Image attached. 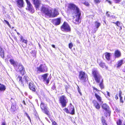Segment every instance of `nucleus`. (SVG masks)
<instances>
[{
    "label": "nucleus",
    "instance_id": "f257e3e1",
    "mask_svg": "<svg viewBox=\"0 0 125 125\" xmlns=\"http://www.w3.org/2000/svg\"><path fill=\"white\" fill-rule=\"evenodd\" d=\"M41 11L42 13L45 16H48L50 18L51 13V10H49L48 8L44 6H42L41 7Z\"/></svg>",
    "mask_w": 125,
    "mask_h": 125
},
{
    "label": "nucleus",
    "instance_id": "f03ea898",
    "mask_svg": "<svg viewBox=\"0 0 125 125\" xmlns=\"http://www.w3.org/2000/svg\"><path fill=\"white\" fill-rule=\"evenodd\" d=\"M61 30L63 31L70 32L71 28L68 24L66 22H64L60 27Z\"/></svg>",
    "mask_w": 125,
    "mask_h": 125
},
{
    "label": "nucleus",
    "instance_id": "7ed1b4c3",
    "mask_svg": "<svg viewBox=\"0 0 125 125\" xmlns=\"http://www.w3.org/2000/svg\"><path fill=\"white\" fill-rule=\"evenodd\" d=\"M72 10H75L76 11V13L79 12L80 11L79 9L78 8L77 6L72 3H70L68 4L67 10L68 11H70Z\"/></svg>",
    "mask_w": 125,
    "mask_h": 125
},
{
    "label": "nucleus",
    "instance_id": "20e7f679",
    "mask_svg": "<svg viewBox=\"0 0 125 125\" xmlns=\"http://www.w3.org/2000/svg\"><path fill=\"white\" fill-rule=\"evenodd\" d=\"M37 71L40 73H45L47 72L48 69L45 64H41L36 68Z\"/></svg>",
    "mask_w": 125,
    "mask_h": 125
},
{
    "label": "nucleus",
    "instance_id": "39448f33",
    "mask_svg": "<svg viewBox=\"0 0 125 125\" xmlns=\"http://www.w3.org/2000/svg\"><path fill=\"white\" fill-rule=\"evenodd\" d=\"M59 100L62 107H64L66 106L68 102V100L65 96H61L60 97Z\"/></svg>",
    "mask_w": 125,
    "mask_h": 125
},
{
    "label": "nucleus",
    "instance_id": "423d86ee",
    "mask_svg": "<svg viewBox=\"0 0 125 125\" xmlns=\"http://www.w3.org/2000/svg\"><path fill=\"white\" fill-rule=\"evenodd\" d=\"M27 5V8L26 9L28 10L31 13L34 12V10L32 4L29 0H25Z\"/></svg>",
    "mask_w": 125,
    "mask_h": 125
},
{
    "label": "nucleus",
    "instance_id": "0eeeda50",
    "mask_svg": "<svg viewBox=\"0 0 125 125\" xmlns=\"http://www.w3.org/2000/svg\"><path fill=\"white\" fill-rule=\"evenodd\" d=\"M40 107L42 110L44 111V112L48 115H50V112L48 110L46 105L43 102L41 103Z\"/></svg>",
    "mask_w": 125,
    "mask_h": 125
},
{
    "label": "nucleus",
    "instance_id": "6e6552de",
    "mask_svg": "<svg viewBox=\"0 0 125 125\" xmlns=\"http://www.w3.org/2000/svg\"><path fill=\"white\" fill-rule=\"evenodd\" d=\"M77 14L75 15V19L73 20V22L76 24H79L81 23V21L80 20L81 15L80 11L79 12L76 13Z\"/></svg>",
    "mask_w": 125,
    "mask_h": 125
},
{
    "label": "nucleus",
    "instance_id": "1a4fd4ad",
    "mask_svg": "<svg viewBox=\"0 0 125 125\" xmlns=\"http://www.w3.org/2000/svg\"><path fill=\"white\" fill-rule=\"evenodd\" d=\"M20 66H21L22 69L21 70H20V72H17L16 73V77L18 78H22V76L24 74V68L22 65H20Z\"/></svg>",
    "mask_w": 125,
    "mask_h": 125
},
{
    "label": "nucleus",
    "instance_id": "9d476101",
    "mask_svg": "<svg viewBox=\"0 0 125 125\" xmlns=\"http://www.w3.org/2000/svg\"><path fill=\"white\" fill-rule=\"evenodd\" d=\"M32 1L36 9H39L41 4L40 0H32Z\"/></svg>",
    "mask_w": 125,
    "mask_h": 125
},
{
    "label": "nucleus",
    "instance_id": "9b49d317",
    "mask_svg": "<svg viewBox=\"0 0 125 125\" xmlns=\"http://www.w3.org/2000/svg\"><path fill=\"white\" fill-rule=\"evenodd\" d=\"M16 2L17 6L19 8H21L24 7V2L23 0H17Z\"/></svg>",
    "mask_w": 125,
    "mask_h": 125
},
{
    "label": "nucleus",
    "instance_id": "f8f14e48",
    "mask_svg": "<svg viewBox=\"0 0 125 125\" xmlns=\"http://www.w3.org/2000/svg\"><path fill=\"white\" fill-rule=\"evenodd\" d=\"M92 74L94 78H100L101 77L99 73L96 70H93Z\"/></svg>",
    "mask_w": 125,
    "mask_h": 125
},
{
    "label": "nucleus",
    "instance_id": "ddd939ff",
    "mask_svg": "<svg viewBox=\"0 0 125 125\" xmlns=\"http://www.w3.org/2000/svg\"><path fill=\"white\" fill-rule=\"evenodd\" d=\"M79 78H87V75L84 72L81 71L79 72Z\"/></svg>",
    "mask_w": 125,
    "mask_h": 125
},
{
    "label": "nucleus",
    "instance_id": "4468645a",
    "mask_svg": "<svg viewBox=\"0 0 125 125\" xmlns=\"http://www.w3.org/2000/svg\"><path fill=\"white\" fill-rule=\"evenodd\" d=\"M114 55L115 58H118L121 56V53L118 50H115L114 53Z\"/></svg>",
    "mask_w": 125,
    "mask_h": 125
},
{
    "label": "nucleus",
    "instance_id": "2eb2a0df",
    "mask_svg": "<svg viewBox=\"0 0 125 125\" xmlns=\"http://www.w3.org/2000/svg\"><path fill=\"white\" fill-rule=\"evenodd\" d=\"M59 14V13L57 10L55 9H54V11L53 14H52V11L51 10V16H50V18H53Z\"/></svg>",
    "mask_w": 125,
    "mask_h": 125
},
{
    "label": "nucleus",
    "instance_id": "dca6fc26",
    "mask_svg": "<svg viewBox=\"0 0 125 125\" xmlns=\"http://www.w3.org/2000/svg\"><path fill=\"white\" fill-rule=\"evenodd\" d=\"M54 23L55 25H57L60 24L61 22V18H57L53 20Z\"/></svg>",
    "mask_w": 125,
    "mask_h": 125
},
{
    "label": "nucleus",
    "instance_id": "f3484780",
    "mask_svg": "<svg viewBox=\"0 0 125 125\" xmlns=\"http://www.w3.org/2000/svg\"><path fill=\"white\" fill-rule=\"evenodd\" d=\"M29 87L30 90L34 92L35 91L36 87L33 85V83L32 82L30 83L29 84Z\"/></svg>",
    "mask_w": 125,
    "mask_h": 125
},
{
    "label": "nucleus",
    "instance_id": "a211bd4d",
    "mask_svg": "<svg viewBox=\"0 0 125 125\" xmlns=\"http://www.w3.org/2000/svg\"><path fill=\"white\" fill-rule=\"evenodd\" d=\"M27 79H20L19 82L22 86H23L24 84L27 82Z\"/></svg>",
    "mask_w": 125,
    "mask_h": 125
},
{
    "label": "nucleus",
    "instance_id": "6ab92c4d",
    "mask_svg": "<svg viewBox=\"0 0 125 125\" xmlns=\"http://www.w3.org/2000/svg\"><path fill=\"white\" fill-rule=\"evenodd\" d=\"M93 103L94 106L97 109H99L100 108V106L97 102L95 100H93Z\"/></svg>",
    "mask_w": 125,
    "mask_h": 125
},
{
    "label": "nucleus",
    "instance_id": "aec40b11",
    "mask_svg": "<svg viewBox=\"0 0 125 125\" xmlns=\"http://www.w3.org/2000/svg\"><path fill=\"white\" fill-rule=\"evenodd\" d=\"M16 105L15 104H12L11 105L10 109V111L12 112H15L17 110V108L16 107Z\"/></svg>",
    "mask_w": 125,
    "mask_h": 125
},
{
    "label": "nucleus",
    "instance_id": "412c9836",
    "mask_svg": "<svg viewBox=\"0 0 125 125\" xmlns=\"http://www.w3.org/2000/svg\"><path fill=\"white\" fill-rule=\"evenodd\" d=\"M69 113L73 115L74 114V107L73 106H71L69 107Z\"/></svg>",
    "mask_w": 125,
    "mask_h": 125
},
{
    "label": "nucleus",
    "instance_id": "4be33fe9",
    "mask_svg": "<svg viewBox=\"0 0 125 125\" xmlns=\"http://www.w3.org/2000/svg\"><path fill=\"white\" fill-rule=\"evenodd\" d=\"M9 61L11 65H12L14 67H16L17 65V63L12 59H10Z\"/></svg>",
    "mask_w": 125,
    "mask_h": 125
},
{
    "label": "nucleus",
    "instance_id": "5701e85b",
    "mask_svg": "<svg viewBox=\"0 0 125 125\" xmlns=\"http://www.w3.org/2000/svg\"><path fill=\"white\" fill-rule=\"evenodd\" d=\"M4 52L2 48L0 47V56L3 59L5 57Z\"/></svg>",
    "mask_w": 125,
    "mask_h": 125
},
{
    "label": "nucleus",
    "instance_id": "b1692460",
    "mask_svg": "<svg viewBox=\"0 0 125 125\" xmlns=\"http://www.w3.org/2000/svg\"><path fill=\"white\" fill-rule=\"evenodd\" d=\"M102 108L106 111L108 112L109 110V107L106 104H103L102 106Z\"/></svg>",
    "mask_w": 125,
    "mask_h": 125
},
{
    "label": "nucleus",
    "instance_id": "393cba45",
    "mask_svg": "<svg viewBox=\"0 0 125 125\" xmlns=\"http://www.w3.org/2000/svg\"><path fill=\"white\" fill-rule=\"evenodd\" d=\"M106 59L108 61H109L110 59L111 53L109 52H106L104 53Z\"/></svg>",
    "mask_w": 125,
    "mask_h": 125
},
{
    "label": "nucleus",
    "instance_id": "a878e982",
    "mask_svg": "<svg viewBox=\"0 0 125 125\" xmlns=\"http://www.w3.org/2000/svg\"><path fill=\"white\" fill-rule=\"evenodd\" d=\"M95 96L99 102L102 103H103V102L102 101V98L100 97V96L96 93H95Z\"/></svg>",
    "mask_w": 125,
    "mask_h": 125
},
{
    "label": "nucleus",
    "instance_id": "bb28decb",
    "mask_svg": "<svg viewBox=\"0 0 125 125\" xmlns=\"http://www.w3.org/2000/svg\"><path fill=\"white\" fill-rule=\"evenodd\" d=\"M99 65L102 68H105L106 69H107L108 68V67L106 66L105 63L102 61L99 63Z\"/></svg>",
    "mask_w": 125,
    "mask_h": 125
},
{
    "label": "nucleus",
    "instance_id": "cd10ccee",
    "mask_svg": "<svg viewBox=\"0 0 125 125\" xmlns=\"http://www.w3.org/2000/svg\"><path fill=\"white\" fill-rule=\"evenodd\" d=\"M123 61L122 59L118 61L116 67L118 68L120 67L121 65L123 64Z\"/></svg>",
    "mask_w": 125,
    "mask_h": 125
},
{
    "label": "nucleus",
    "instance_id": "c85d7f7f",
    "mask_svg": "<svg viewBox=\"0 0 125 125\" xmlns=\"http://www.w3.org/2000/svg\"><path fill=\"white\" fill-rule=\"evenodd\" d=\"M6 89V87L4 85L0 83V92L4 91Z\"/></svg>",
    "mask_w": 125,
    "mask_h": 125
},
{
    "label": "nucleus",
    "instance_id": "c756f323",
    "mask_svg": "<svg viewBox=\"0 0 125 125\" xmlns=\"http://www.w3.org/2000/svg\"><path fill=\"white\" fill-rule=\"evenodd\" d=\"M20 41L22 43H25L26 44L25 46H26L27 44V40L24 39L23 38L22 36H21V37Z\"/></svg>",
    "mask_w": 125,
    "mask_h": 125
},
{
    "label": "nucleus",
    "instance_id": "7c9ffc66",
    "mask_svg": "<svg viewBox=\"0 0 125 125\" xmlns=\"http://www.w3.org/2000/svg\"><path fill=\"white\" fill-rule=\"evenodd\" d=\"M36 52H35V50L32 51L31 52L30 56L32 58H35L36 57Z\"/></svg>",
    "mask_w": 125,
    "mask_h": 125
},
{
    "label": "nucleus",
    "instance_id": "2f4dec72",
    "mask_svg": "<svg viewBox=\"0 0 125 125\" xmlns=\"http://www.w3.org/2000/svg\"><path fill=\"white\" fill-rule=\"evenodd\" d=\"M122 94V92L121 91H120L119 92V96L120 98V101L122 103L123 102V100H122V97L121 96V95Z\"/></svg>",
    "mask_w": 125,
    "mask_h": 125
},
{
    "label": "nucleus",
    "instance_id": "473e14b6",
    "mask_svg": "<svg viewBox=\"0 0 125 125\" xmlns=\"http://www.w3.org/2000/svg\"><path fill=\"white\" fill-rule=\"evenodd\" d=\"M112 23L115 24L116 26L119 27H120V25L121 24L120 22L119 21H117L115 22H113Z\"/></svg>",
    "mask_w": 125,
    "mask_h": 125
},
{
    "label": "nucleus",
    "instance_id": "72a5a7b5",
    "mask_svg": "<svg viewBox=\"0 0 125 125\" xmlns=\"http://www.w3.org/2000/svg\"><path fill=\"white\" fill-rule=\"evenodd\" d=\"M95 23L96 24L95 25V26L96 28L97 29V30L99 27L100 25L101 24L100 23L97 21H95Z\"/></svg>",
    "mask_w": 125,
    "mask_h": 125
},
{
    "label": "nucleus",
    "instance_id": "f704fd0d",
    "mask_svg": "<svg viewBox=\"0 0 125 125\" xmlns=\"http://www.w3.org/2000/svg\"><path fill=\"white\" fill-rule=\"evenodd\" d=\"M103 79H102L101 80V82L99 84V85L101 89H102L104 88V86L103 83Z\"/></svg>",
    "mask_w": 125,
    "mask_h": 125
},
{
    "label": "nucleus",
    "instance_id": "c9c22d12",
    "mask_svg": "<svg viewBox=\"0 0 125 125\" xmlns=\"http://www.w3.org/2000/svg\"><path fill=\"white\" fill-rule=\"evenodd\" d=\"M43 81L46 84H47L49 82V79H43Z\"/></svg>",
    "mask_w": 125,
    "mask_h": 125
},
{
    "label": "nucleus",
    "instance_id": "e433bc0d",
    "mask_svg": "<svg viewBox=\"0 0 125 125\" xmlns=\"http://www.w3.org/2000/svg\"><path fill=\"white\" fill-rule=\"evenodd\" d=\"M103 1L104 0H102ZM101 0H94V2L96 4H98L100 3L101 1Z\"/></svg>",
    "mask_w": 125,
    "mask_h": 125
},
{
    "label": "nucleus",
    "instance_id": "4c0bfd02",
    "mask_svg": "<svg viewBox=\"0 0 125 125\" xmlns=\"http://www.w3.org/2000/svg\"><path fill=\"white\" fill-rule=\"evenodd\" d=\"M48 73H45L44 74H42V76L43 78H47L48 76Z\"/></svg>",
    "mask_w": 125,
    "mask_h": 125
},
{
    "label": "nucleus",
    "instance_id": "58836bf2",
    "mask_svg": "<svg viewBox=\"0 0 125 125\" xmlns=\"http://www.w3.org/2000/svg\"><path fill=\"white\" fill-rule=\"evenodd\" d=\"M103 79H95V81L97 83H100L101 82V80Z\"/></svg>",
    "mask_w": 125,
    "mask_h": 125
},
{
    "label": "nucleus",
    "instance_id": "ea45409f",
    "mask_svg": "<svg viewBox=\"0 0 125 125\" xmlns=\"http://www.w3.org/2000/svg\"><path fill=\"white\" fill-rule=\"evenodd\" d=\"M102 121L103 125H106V124L105 122V121L103 118H102Z\"/></svg>",
    "mask_w": 125,
    "mask_h": 125
},
{
    "label": "nucleus",
    "instance_id": "a19ab883",
    "mask_svg": "<svg viewBox=\"0 0 125 125\" xmlns=\"http://www.w3.org/2000/svg\"><path fill=\"white\" fill-rule=\"evenodd\" d=\"M122 121L120 119L116 122V123L117 125H122Z\"/></svg>",
    "mask_w": 125,
    "mask_h": 125
},
{
    "label": "nucleus",
    "instance_id": "79ce46f5",
    "mask_svg": "<svg viewBox=\"0 0 125 125\" xmlns=\"http://www.w3.org/2000/svg\"><path fill=\"white\" fill-rule=\"evenodd\" d=\"M83 4L87 6H89L90 5L89 3L86 1H85L84 2H83Z\"/></svg>",
    "mask_w": 125,
    "mask_h": 125
},
{
    "label": "nucleus",
    "instance_id": "37998d69",
    "mask_svg": "<svg viewBox=\"0 0 125 125\" xmlns=\"http://www.w3.org/2000/svg\"><path fill=\"white\" fill-rule=\"evenodd\" d=\"M68 46L69 48L71 49L73 46V44L72 43H70L69 44Z\"/></svg>",
    "mask_w": 125,
    "mask_h": 125
},
{
    "label": "nucleus",
    "instance_id": "c03bdc74",
    "mask_svg": "<svg viewBox=\"0 0 125 125\" xmlns=\"http://www.w3.org/2000/svg\"><path fill=\"white\" fill-rule=\"evenodd\" d=\"M35 118L37 119V120H40V118L38 116V115L37 114H35Z\"/></svg>",
    "mask_w": 125,
    "mask_h": 125
},
{
    "label": "nucleus",
    "instance_id": "a18cd8bd",
    "mask_svg": "<svg viewBox=\"0 0 125 125\" xmlns=\"http://www.w3.org/2000/svg\"><path fill=\"white\" fill-rule=\"evenodd\" d=\"M114 1L115 3H119L122 0H113Z\"/></svg>",
    "mask_w": 125,
    "mask_h": 125
},
{
    "label": "nucleus",
    "instance_id": "49530a36",
    "mask_svg": "<svg viewBox=\"0 0 125 125\" xmlns=\"http://www.w3.org/2000/svg\"><path fill=\"white\" fill-rule=\"evenodd\" d=\"M4 21L6 22V23H7V24L10 27V26L9 24V22L6 20L4 19Z\"/></svg>",
    "mask_w": 125,
    "mask_h": 125
},
{
    "label": "nucleus",
    "instance_id": "de8ad7c7",
    "mask_svg": "<svg viewBox=\"0 0 125 125\" xmlns=\"http://www.w3.org/2000/svg\"><path fill=\"white\" fill-rule=\"evenodd\" d=\"M26 116L27 117L28 119L30 120V121L31 122V120L30 117L29 116V115L27 113H26Z\"/></svg>",
    "mask_w": 125,
    "mask_h": 125
},
{
    "label": "nucleus",
    "instance_id": "09e8293b",
    "mask_svg": "<svg viewBox=\"0 0 125 125\" xmlns=\"http://www.w3.org/2000/svg\"><path fill=\"white\" fill-rule=\"evenodd\" d=\"M106 14L108 17H109L110 16V14L109 13L108 11H107L106 13Z\"/></svg>",
    "mask_w": 125,
    "mask_h": 125
},
{
    "label": "nucleus",
    "instance_id": "8fccbe9b",
    "mask_svg": "<svg viewBox=\"0 0 125 125\" xmlns=\"http://www.w3.org/2000/svg\"><path fill=\"white\" fill-rule=\"evenodd\" d=\"M65 112L68 113H69V110L66 108L65 109Z\"/></svg>",
    "mask_w": 125,
    "mask_h": 125
},
{
    "label": "nucleus",
    "instance_id": "3c124183",
    "mask_svg": "<svg viewBox=\"0 0 125 125\" xmlns=\"http://www.w3.org/2000/svg\"><path fill=\"white\" fill-rule=\"evenodd\" d=\"M52 125H57L56 123L55 122H53L52 123Z\"/></svg>",
    "mask_w": 125,
    "mask_h": 125
},
{
    "label": "nucleus",
    "instance_id": "603ef678",
    "mask_svg": "<svg viewBox=\"0 0 125 125\" xmlns=\"http://www.w3.org/2000/svg\"><path fill=\"white\" fill-rule=\"evenodd\" d=\"M82 81H83V82H85L86 81V80H85V79H80Z\"/></svg>",
    "mask_w": 125,
    "mask_h": 125
},
{
    "label": "nucleus",
    "instance_id": "864d4df0",
    "mask_svg": "<svg viewBox=\"0 0 125 125\" xmlns=\"http://www.w3.org/2000/svg\"><path fill=\"white\" fill-rule=\"evenodd\" d=\"M115 98L116 100H117L118 99V95L116 94L115 96Z\"/></svg>",
    "mask_w": 125,
    "mask_h": 125
},
{
    "label": "nucleus",
    "instance_id": "5fc2aeb1",
    "mask_svg": "<svg viewBox=\"0 0 125 125\" xmlns=\"http://www.w3.org/2000/svg\"><path fill=\"white\" fill-rule=\"evenodd\" d=\"M106 0L110 4H112V3L110 1V0Z\"/></svg>",
    "mask_w": 125,
    "mask_h": 125
},
{
    "label": "nucleus",
    "instance_id": "6e6d98bb",
    "mask_svg": "<svg viewBox=\"0 0 125 125\" xmlns=\"http://www.w3.org/2000/svg\"><path fill=\"white\" fill-rule=\"evenodd\" d=\"M49 118H50V120L51 121V122H52V123L53 122H55L54 121V120H53V119H52V118H51L50 117H49Z\"/></svg>",
    "mask_w": 125,
    "mask_h": 125
},
{
    "label": "nucleus",
    "instance_id": "4d7b16f0",
    "mask_svg": "<svg viewBox=\"0 0 125 125\" xmlns=\"http://www.w3.org/2000/svg\"><path fill=\"white\" fill-rule=\"evenodd\" d=\"M106 93H107V95L109 96H110V94L109 92L107 91H106Z\"/></svg>",
    "mask_w": 125,
    "mask_h": 125
},
{
    "label": "nucleus",
    "instance_id": "13d9d810",
    "mask_svg": "<svg viewBox=\"0 0 125 125\" xmlns=\"http://www.w3.org/2000/svg\"><path fill=\"white\" fill-rule=\"evenodd\" d=\"M55 86L54 85H53L52 87V89L53 90L55 89Z\"/></svg>",
    "mask_w": 125,
    "mask_h": 125
},
{
    "label": "nucleus",
    "instance_id": "bf43d9fd",
    "mask_svg": "<svg viewBox=\"0 0 125 125\" xmlns=\"http://www.w3.org/2000/svg\"><path fill=\"white\" fill-rule=\"evenodd\" d=\"M93 88L94 90H95L97 91H98V89L96 88H95V87H93Z\"/></svg>",
    "mask_w": 125,
    "mask_h": 125
},
{
    "label": "nucleus",
    "instance_id": "052dcab7",
    "mask_svg": "<svg viewBox=\"0 0 125 125\" xmlns=\"http://www.w3.org/2000/svg\"><path fill=\"white\" fill-rule=\"evenodd\" d=\"M51 46L52 47H53V48H55V46L54 45L52 44L51 45Z\"/></svg>",
    "mask_w": 125,
    "mask_h": 125
},
{
    "label": "nucleus",
    "instance_id": "680f3d73",
    "mask_svg": "<svg viewBox=\"0 0 125 125\" xmlns=\"http://www.w3.org/2000/svg\"><path fill=\"white\" fill-rule=\"evenodd\" d=\"M1 125H6L5 123L4 122H2Z\"/></svg>",
    "mask_w": 125,
    "mask_h": 125
},
{
    "label": "nucleus",
    "instance_id": "e2e57ef3",
    "mask_svg": "<svg viewBox=\"0 0 125 125\" xmlns=\"http://www.w3.org/2000/svg\"><path fill=\"white\" fill-rule=\"evenodd\" d=\"M45 119L47 120L49 123H50V121L49 120H48V119L47 118V117H45Z\"/></svg>",
    "mask_w": 125,
    "mask_h": 125
},
{
    "label": "nucleus",
    "instance_id": "0e129e2a",
    "mask_svg": "<svg viewBox=\"0 0 125 125\" xmlns=\"http://www.w3.org/2000/svg\"><path fill=\"white\" fill-rule=\"evenodd\" d=\"M22 103L24 104L25 105H26V103L24 101H23L22 102Z\"/></svg>",
    "mask_w": 125,
    "mask_h": 125
},
{
    "label": "nucleus",
    "instance_id": "69168bd1",
    "mask_svg": "<svg viewBox=\"0 0 125 125\" xmlns=\"http://www.w3.org/2000/svg\"><path fill=\"white\" fill-rule=\"evenodd\" d=\"M28 77L26 76H24V77H23V78H27Z\"/></svg>",
    "mask_w": 125,
    "mask_h": 125
},
{
    "label": "nucleus",
    "instance_id": "338daca9",
    "mask_svg": "<svg viewBox=\"0 0 125 125\" xmlns=\"http://www.w3.org/2000/svg\"><path fill=\"white\" fill-rule=\"evenodd\" d=\"M116 112H119V111H120V110H119L118 109H116Z\"/></svg>",
    "mask_w": 125,
    "mask_h": 125
},
{
    "label": "nucleus",
    "instance_id": "774afa93",
    "mask_svg": "<svg viewBox=\"0 0 125 125\" xmlns=\"http://www.w3.org/2000/svg\"><path fill=\"white\" fill-rule=\"evenodd\" d=\"M79 94H81V92H80L79 91Z\"/></svg>",
    "mask_w": 125,
    "mask_h": 125
}]
</instances>
